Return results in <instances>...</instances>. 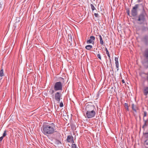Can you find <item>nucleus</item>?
<instances>
[{"label": "nucleus", "instance_id": "f257e3e1", "mask_svg": "<svg viewBox=\"0 0 148 148\" xmlns=\"http://www.w3.org/2000/svg\"><path fill=\"white\" fill-rule=\"evenodd\" d=\"M55 128L53 123L46 125L43 126L42 132L45 135L52 134L56 132Z\"/></svg>", "mask_w": 148, "mask_h": 148}, {"label": "nucleus", "instance_id": "f03ea898", "mask_svg": "<svg viewBox=\"0 0 148 148\" xmlns=\"http://www.w3.org/2000/svg\"><path fill=\"white\" fill-rule=\"evenodd\" d=\"M147 17V14L143 10L137 17V20L138 21V23L140 24H143L146 21Z\"/></svg>", "mask_w": 148, "mask_h": 148}, {"label": "nucleus", "instance_id": "7ed1b4c3", "mask_svg": "<svg viewBox=\"0 0 148 148\" xmlns=\"http://www.w3.org/2000/svg\"><path fill=\"white\" fill-rule=\"evenodd\" d=\"M62 88V85L61 82H56L54 86V89L56 91L61 90Z\"/></svg>", "mask_w": 148, "mask_h": 148}, {"label": "nucleus", "instance_id": "20e7f679", "mask_svg": "<svg viewBox=\"0 0 148 148\" xmlns=\"http://www.w3.org/2000/svg\"><path fill=\"white\" fill-rule=\"evenodd\" d=\"M96 114L95 111H91L86 112V116L88 118H91L94 117Z\"/></svg>", "mask_w": 148, "mask_h": 148}, {"label": "nucleus", "instance_id": "39448f33", "mask_svg": "<svg viewBox=\"0 0 148 148\" xmlns=\"http://www.w3.org/2000/svg\"><path fill=\"white\" fill-rule=\"evenodd\" d=\"M138 6V5L136 4L132 8L131 10L132 14V16H135L137 15V9Z\"/></svg>", "mask_w": 148, "mask_h": 148}, {"label": "nucleus", "instance_id": "423d86ee", "mask_svg": "<svg viewBox=\"0 0 148 148\" xmlns=\"http://www.w3.org/2000/svg\"><path fill=\"white\" fill-rule=\"evenodd\" d=\"M62 95L59 92H57L55 93L54 95V98L59 103L60 101V100L62 99Z\"/></svg>", "mask_w": 148, "mask_h": 148}, {"label": "nucleus", "instance_id": "0eeeda50", "mask_svg": "<svg viewBox=\"0 0 148 148\" xmlns=\"http://www.w3.org/2000/svg\"><path fill=\"white\" fill-rule=\"evenodd\" d=\"M95 106L93 105H88L86 106V112L94 111Z\"/></svg>", "mask_w": 148, "mask_h": 148}, {"label": "nucleus", "instance_id": "6e6552de", "mask_svg": "<svg viewBox=\"0 0 148 148\" xmlns=\"http://www.w3.org/2000/svg\"><path fill=\"white\" fill-rule=\"evenodd\" d=\"M95 40V37L94 36H91L90 37V39L87 41L86 42L87 44H93Z\"/></svg>", "mask_w": 148, "mask_h": 148}, {"label": "nucleus", "instance_id": "1a4fd4ad", "mask_svg": "<svg viewBox=\"0 0 148 148\" xmlns=\"http://www.w3.org/2000/svg\"><path fill=\"white\" fill-rule=\"evenodd\" d=\"M67 140L69 142L71 143H74L73 138V136H68L67 138Z\"/></svg>", "mask_w": 148, "mask_h": 148}, {"label": "nucleus", "instance_id": "9d476101", "mask_svg": "<svg viewBox=\"0 0 148 148\" xmlns=\"http://www.w3.org/2000/svg\"><path fill=\"white\" fill-rule=\"evenodd\" d=\"M144 56L147 59V62L148 63V49H146L145 51L144 54Z\"/></svg>", "mask_w": 148, "mask_h": 148}, {"label": "nucleus", "instance_id": "9b49d317", "mask_svg": "<svg viewBox=\"0 0 148 148\" xmlns=\"http://www.w3.org/2000/svg\"><path fill=\"white\" fill-rule=\"evenodd\" d=\"M143 93L144 95L147 96L148 94V87H145L143 90Z\"/></svg>", "mask_w": 148, "mask_h": 148}, {"label": "nucleus", "instance_id": "f8f14e48", "mask_svg": "<svg viewBox=\"0 0 148 148\" xmlns=\"http://www.w3.org/2000/svg\"><path fill=\"white\" fill-rule=\"evenodd\" d=\"M144 124L143 126V128H144L145 127H146L148 125V120L146 119L145 120L144 119Z\"/></svg>", "mask_w": 148, "mask_h": 148}, {"label": "nucleus", "instance_id": "ddd939ff", "mask_svg": "<svg viewBox=\"0 0 148 148\" xmlns=\"http://www.w3.org/2000/svg\"><path fill=\"white\" fill-rule=\"evenodd\" d=\"M99 38L100 44L101 45H103V43H104L103 42V40L102 37H101V35H99Z\"/></svg>", "mask_w": 148, "mask_h": 148}, {"label": "nucleus", "instance_id": "4468645a", "mask_svg": "<svg viewBox=\"0 0 148 148\" xmlns=\"http://www.w3.org/2000/svg\"><path fill=\"white\" fill-rule=\"evenodd\" d=\"M140 75L143 78H145V76L146 75V73H140Z\"/></svg>", "mask_w": 148, "mask_h": 148}, {"label": "nucleus", "instance_id": "2eb2a0df", "mask_svg": "<svg viewBox=\"0 0 148 148\" xmlns=\"http://www.w3.org/2000/svg\"><path fill=\"white\" fill-rule=\"evenodd\" d=\"M92 48V46L90 45H88L86 47V48L88 50H90Z\"/></svg>", "mask_w": 148, "mask_h": 148}, {"label": "nucleus", "instance_id": "dca6fc26", "mask_svg": "<svg viewBox=\"0 0 148 148\" xmlns=\"http://www.w3.org/2000/svg\"><path fill=\"white\" fill-rule=\"evenodd\" d=\"M145 145L146 148H148V139L145 141Z\"/></svg>", "mask_w": 148, "mask_h": 148}, {"label": "nucleus", "instance_id": "f3484780", "mask_svg": "<svg viewBox=\"0 0 148 148\" xmlns=\"http://www.w3.org/2000/svg\"><path fill=\"white\" fill-rule=\"evenodd\" d=\"M4 75L3 71V69H2L0 71V76L2 77Z\"/></svg>", "mask_w": 148, "mask_h": 148}, {"label": "nucleus", "instance_id": "a211bd4d", "mask_svg": "<svg viewBox=\"0 0 148 148\" xmlns=\"http://www.w3.org/2000/svg\"><path fill=\"white\" fill-rule=\"evenodd\" d=\"M132 109L136 111L137 109V108L136 106H135L134 104H132Z\"/></svg>", "mask_w": 148, "mask_h": 148}, {"label": "nucleus", "instance_id": "6ab92c4d", "mask_svg": "<svg viewBox=\"0 0 148 148\" xmlns=\"http://www.w3.org/2000/svg\"><path fill=\"white\" fill-rule=\"evenodd\" d=\"M105 50L106 52V53L107 54V56H108V57H109V58H110V56L109 54V51H108L107 48H105Z\"/></svg>", "mask_w": 148, "mask_h": 148}, {"label": "nucleus", "instance_id": "aec40b11", "mask_svg": "<svg viewBox=\"0 0 148 148\" xmlns=\"http://www.w3.org/2000/svg\"><path fill=\"white\" fill-rule=\"evenodd\" d=\"M118 58V57H115V64H119Z\"/></svg>", "mask_w": 148, "mask_h": 148}, {"label": "nucleus", "instance_id": "412c9836", "mask_svg": "<svg viewBox=\"0 0 148 148\" xmlns=\"http://www.w3.org/2000/svg\"><path fill=\"white\" fill-rule=\"evenodd\" d=\"M54 92V90L52 89H50L49 91V93L51 95H53Z\"/></svg>", "mask_w": 148, "mask_h": 148}, {"label": "nucleus", "instance_id": "4be33fe9", "mask_svg": "<svg viewBox=\"0 0 148 148\" xmlns=\"http://www.w3.org/2000/svg\"><path fill=\"white\" fill-rule=\"evenodd\" d=\"M3 9L2 5L1 3L0 2V12L2 11Z\"/></svg>", "mask_w": 148, "mask_h": 148}, {"label": "nucleus", "instance_id": "5701e85b", "mask_svg": "<svg viewBox=\"0 0 148 148\" xmlns=\"http://www.w3.org/2000/svg\"><path fill=\"white\" fill-rule=\"evenodd\" d=\"M144 135L145 138H148V133H144Z\"/></svg>", "mask_w": 148, "mask_h": 148}, {"label": "nucleus", "instance_id": "b1692460", "mask_svg": "<svg viewBox=\"0 0 148 148\" xmlns=\"http://www.w3.org/2000/svg\"><path fill=\"white\" fill-rule=\"evenodd\" d=\"M91 7L92 11L95 9L94 6L92 4H91Z\"/></svg>", "mask_w": 148, "mask_h": 148}, {"label": "nucleus", "instance_id": "393cba45", "mask_svg": "<svg viewBox=\"0 0 148 148\" xmlns=\"http://www.w3.org/2000/svg\"><path fill=\"white\" fill-rule=\"evenodd\" d=\"M97 57L100 59V60H101V55L100 54H97Z\"/></svg>", "mask_w": 148, "mask_h": 148}, {"label": "nucleus", "instance_id": "a878e982", "mask_svg": "<svg viewBox=\"0 0 148 148\" xmlns=\"http://www.w3.org/2000/svg\"><path fill=\"white\" fill-rule=\"evenodd\" d=\"M125 108L127 109L128 110V104L127 103H125Z\"/></svg>", "mask_w": 148, "mask_h": 148}, {"label": "nucleus", "instance_id": "bb28decb", "mask_svg": "<svg viewBox=\"0 0 148 148\" xmlns=\"http://www.w3.org/2000/svg\"><path fill=\"white\" fill-rule=\"evenodd\" d=\"M72 148H77L76 145L75 144L72 145Z\"/></svg>", "mask_w": 148, "mask_h": 148}, {"label": "nucleus", "instance_id": "cd10ccee", "mask_svg": "<svg viewBox=\"0 0 148 148\" xmlns=\"http://www.w3.org/2000/svg\"><path fill=\"white\" fill-rule=\"evenodd\" d=\"M143 31H146L148 30V28L147 27H145L144 28H143L142 29Z\"/></svg>", "mask_w": 148, "mask_h": 148}, {"label": "nucleus", "instance_id": "c85d7f7f", "mask_svg": "<svg viewBox=\"0 0 148 148\" xmlns=\"http://www.w3.org/2000/svg\"><path fill=\"white\" fill-rule=\"evenodd\" d=\"M116 67L117 68V71H118L119 70L118 67H119V64H116Z\"/></svg>", "mask_w": 148, "mask_h": 148}, {"label": "nucleus", "instance_id": "c756f323", "mask_svg": "<svg viewBox=\"0 0 148 148\" xmlns=\"http://www.w3.org/2000/svg\"><path fill=\"white\" fill-rule=\"evenodd\" d=\"M6 131H5L4 132V133L3 134L2 136H3V137H4L5 136H6Z\"/></svg>", "mask_w": 148, "mask_h": 148}, {"label": "nucleus", "instance_id": "7c9ffc66", "mask_svg": "<svg viewBox=\"0 0 148 148\" xmlns=\"http://www.w3.org/2000/svg\"><path fill=\"white\" fill-rule=\"evenodd\" d=\"M60 107H62L63 106V103L62 102L60 103Z\"/></svg>", "mask_w": 148, "mask_h": 148}, {"label": "nucleus", "instance_id": "2f4dec72", "mask_svg": "<svg viewBox=\"0 0 148 148\" xmlns=\"http://www.w3.org/2000/svg\"><path fill=\"white\" fill-rule=\"evenodd\" d=\"M4 137L2 136L0 137V141L1 142L2 140Z\"/></svg>", "mask_w": 148, "mask_h": 148}, {"label": "nucleus", "instance_id": "473e14b6", "mask_svg": "<svg viewBox=\"0 0 148 148\" xmlns=\"http://www.w3.org/2000/svg\"><path fill=\"white\" fill-rule=\"evenodd\" d=\"M94 15L96 17H98L99 16L98 14L97 13H95Z\"/></svg>", "mask_w": 148, "mask_h": 148}, {"label": "nucleus", "instance_id": "72a5a7b5", "mask_svg": "<svg viewBox=\"0 0 148 148\" xmlns=\"http://www.w3.org/2000/svg\"><path fill=\"white\" fill-rule=\"evenodd\" d=\"M147 116V113L146 112H144V117L146 116Z\"/></svg>", "mask_w": 148, "mask_h": 148}, {"label": "nucleus", "instance_id": "f704fd0d", "mask_svg": "<svg viewBox=\"0 0 148 148\" xmlns=\"http://www.w3.org/2000/svg\"><path fill=\"white\" fill-rule=\"evenodd\" d=\"M146 75L147 76V80L148 82V72L146 74Z\"/></svg>", "mask_w": 148, "mask_h": 148}, {"label": "nucleus", "instance_id": "c9c22d12", "mask_svg": "<svg viewBox=\"0 0 148 148\" xmlns=\"http://www.w3.org/2000/svg\"><path fill=\"white\" fill-rule=\"evenodd\" d=\"M138 2H140V1H141V0H138Z\"/></svg>", "mask_w": 148, "mask_h": 148}, {"label": "nucleus", "instance_id": "e433bc0d", "mask_svg": "<svg viewBox=\"0 0 148 148\" xmlns=\"http://www.w3.org/2000/svg\"><path fill=\"white\" fill-rule=\"evenodd\" d=\"M122 82L123 83H125V82H124V81L123 79L122 80Z\"/></svg>", "mask_w": 148, "mask_h": 148}]
</instances>
